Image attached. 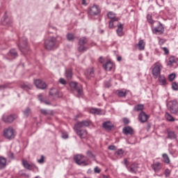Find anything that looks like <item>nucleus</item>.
Returning <instances> with one entry per match:
<instances>
[{
  "label": "nucleus",
  "instance_id": "5701e85b",
  "mask_svg": "<svg viewBox=\"0 0 178 178\" xmlns=\"http://www.w3.org/2000/svg\"><path fill=\"white\" fill-rule=\"evenodd\" d=\"M22 165L25 169H27L28 170H33V165H31L29 163V161L26 160L22 161Z\"/></svg>",
  "mask_w": 178,
  "mask_h": 178
},
{
  "label": "nucleus",
  "instance_id": "5fc2aeb1",
  "mask_svg": "<svg viewBox=\"0 0 178 178\" xmlns=\"http://www.w3.org/2000/svg\"><path fill=\"white\" fill-rule=\"evenodd\" d=\"M8 158H10L11 159H13L15 158V154L12 152H8Z\"/></svg>",
  "mask_w": 178,
  "mask_h": 178
},
{
  "label": "nucleus",
  "instance_id": "c03bdc74",
  "mask_svg": "<svg viewBox=\"0 0 178 178\" xmlns=\"http://www.w3.org/2000/svg\"><path fill=\"white\" fill-rule=\"evenodd\" d=\"M175 79H176V74L172 73L168 76V80L170 81H173Z\"/></svg>",
  "mask_w": 178,
  "mask_h": 178
},
{
  "label": "nucleus",
  "instance_id": "20e7f679",
  "mask_svg": "<svg viewBox=\"0 0 178 178\" xmlns=\"http://www.w3.org/2000/svg\"><path fill=\"white\" fill-rule=\"evenodd\" d=\"M88 42V38L86 37L80 38L79 40V47L78 51L79 52H86L88 51V47H86V44Z\"/></svg>",
  "mask_w": 178,
  "mask_h": 178
},
{
  "label": "nucleus",
  "instance_id": "0e129e2a",
  "mask_svg": "<svg viewBox=\"0 0 178 178\" xmlns=\"http://www.w3.org/2000/svg\"><path fill=\"white\" fill-rule=\"evenodd\" d=\"M43 102L45 105H51V102L49 100H44Z\"/></svg>",
  "mask_w": 178,
  "mask_h": 178
},
{
  "label": "nucleus",
  "instance_id": "a878e982",
  "mask_svg": "<svg viewBox=\"0 0 178 178\" xmlns=\"http://www.w3.org/2000/svg\"><path fill=\"white\" fill-rule=\"evenodd\" d=\"M104 67L105 70L111 71L112 70V67H113V63L108 60L105 63V65H104Z\"/></svg>",
  "mask_w": 178,
  "mask_h": 178
},
{
  "label": "nucleus",
  "instance_id": "4468645a",
  "mask_svg": "<svg viewBox=\"0 0 178 178\" xmlns=\"http://www.w3.org/2000/svg\"><path fill=\"white\" fill-rule=\"evenodd\" d=\"M99 8L97 6H93L89 8L88 14L90 16H97V15H99Z\"/></svg>",
  "mask_w": 178,
  "mask_h": 178
},
{
  "label": "nucleus",
  "instance_id": "de8ad7c7",
  "mask_svg": "<svg viewBox=\"0 0 178 178\" xmlns=\"http://www.w3.org/2000/svg\"><path fill=\"white\" fill-rule=\"evenodd\" d=\"M170 170H169L168 168L165 169L164 172L165 177H169V176H170Z\"/></svg>",
  "mask_w": 178,
  "mask_h": 178
},
{
  "label": "nucleus",
  "instance_id": "79ce46f5",
  "mask_svg": "<svg viewBox=\"0 0 178 178\" xmlns=\"http://www.w3.org/2000/svg\"><path fill=\"white\" fill-rule=\"evenodd\" d=\"M123 149H120L118 150V152H115V155H117L118 158H122V156H123Z\"/></svg>",
  "mask_w": 178,
  "mask_h": 178
},
{
  "label": "nucleus",
  "instance_id": "ea45409f",
  "mask_svg": "<svg viewBox=\"0 0 178 178\" xmlns=\"http://www.w3.org/2000/svg\"><path fill=\"white\" fill-rule=\"evenodd\" d=\"M147 19L148 23H149V24H152V26L154 25L155 22H156V21L152 20V16H151V15H147Z\"/></svg>",
  "mask_w": 178,
  "mask_h": 178
},
{
  "label": "nucleus",
  "instance_id": "4c0bfd02",
  "mask_svg": "<svg viewBox=\"0 0 178 178\" xmlns=\"http://www.w3.org/2000/svg\"><path fill=\"white\" fill-rule=\"evenodd\" d=\"M12 23V18L8 17L6 15H4L3 24H10Z\"/></svg>",
  "mask_w": 178,
  "mask_h": 178
},
{
  "label": "nucleus",
  "instance_id": "9b49d317",
  "mask_svg": "<svg viewBox=\"0 0 178 178\" xmlns=\"http://www.w3.org/2000/svg\"><path fill=\"white\" fill-rule=\"evenodd\" d=\"M34 84L35 87L40 88V90H45V88H47V83L41 79H35Z\"/></svg>",
  "mask_w": 178,
  "mask_h": 178
},
{
  "label": "nucleus",
  "instance_id": "13d9d810",
  "mask_svg": "<svg viewBox=\"0 0 178 178\" xmlns=\"http://www.w3.org/2000/svg\"><path fill=\"white\" fill-rule=\"evenodd\" d=\"M38 99L40 101V102H44V96H42V95H39Z\"/></svg>",
  "mask_w": 178,
  "mask_h": 178
},
{
  "label": "nucleus",
  "instance_id": "473e14b6",
  "mask_svg": "<svg viewBox=\"0 0 178 178\" xmlns=\"http://www.w3.org/2000/svg\"><path fill=\"white\" fill-rule=\"evenodd\" d=\"M165 118L168 122H175V118L172 116V114L166 112L165 114Z\"/></svg>",
  "mask_w": 178,
  "mask_h": 178
},
{
  "label": "nucleus",
  "instance_id": "bf43d9fd",
  "mask_svg": "<svg viewBox=\"0 0 178 178\" xmlns=\"http://www.w3.org/2000/svg\"><path fill=\"white\" fill-rule=\"evenodd\" d=\"M86 154H87L88 156H89V158L94 157V154H92V153L90 151H88Z\"/></svg>",
  "mask_w": 178,
  "mask_h": 178
},
{
  "label": "nucleus",
  "instance_id": "864d4df0",
  "mask_svg": "<svg viewBox=\"0 0 178 178\" xmlns=\"http://www.w3.org/2000/svg\"><path fill=\"white\" fill-rule=\"evenodd\" d=\"M108 149H110V151H116V146L110 145L108 146Z\"/></svg>",
  "mask_w": 178,
  "mask_h": 178
},
{
  "label": "nucleus",
  "instance_id": "3c124183",
  "mask_svg": "<svg viewBox=\"0 0 178 178\" xmlns=\"http://www.w3.org/2000/svg\"><path fill=\"white\" fill-rule=\"evenodd\" d=\"M44 159H45V156H44V155H42L41 158L38 160V163H44Z\"/></svg>",
  "mask_w": 178,
  "mask_h": 178
},
{
  "label": "nucleus",
  "instance_id": "f257e3e1",
  "mask_svg": "<svg viewBox=\"0 0 178 178\" xmlns=\"http://www.w3.org/2000/svg\"><path fill=\"white\" fill-rule=\"evenodd\" d=\"M44 48L47 51H52L55 48H58V39L54 36L49 37L44 41Z\"/></svg>",
  "mask_w": 178,
  "mask_h": 178
},
{
  "label": "nucleus",
  "instance_id": "e433bc0d",
  "mask_svg": "<svg viewBox=\"0 0 178 178\" xmlns=\"http://www.w3.org/2000/svg\"><path fill=\"white\" fill-rule=\"evenodd\" d=\"M9 56H11V58H17L18 55H17V51H16L15 49H13L10 51L9 52Z\"/></svg>",
  "mask_w": 178,
  "mask_h": 178
},
{
  "label": "nucleus",
  "instance_id": "774afa93",
  "mask_svg": "<svg viewBox=\"0 0 178 178\" xmlns=\"http://www.w3.org/2000/svg\"><path fill=\"white\" fill-rule=\"evenodd\" d=\"M105 87H106V88H109V87H111V84L110 83H105Z\"/></svg>",
  "mask_w": 178,
  "mask_h": 178
},
{
  "label": "nucleus",
  "instance_id": "423d86ee",
  "mask_svg": "<svg viewBox=\"0 0 178 178\" xmlns=\"http://www.w3.org/2000/svg\"><path fill=\"white\" fill-rule=\"evenodd\" d=\"M155 24L157 26H154V24L152 25V30L154 34H163L165 32V28H163V25L161 22H156Z\"/></svg>",
  "mask_w": 178,
  "mask_h": 178
},
{
  "label": "nucleus",
  "instance_id": "2eb2a0df",
  "mask_svg": "<svg viewBox=\"0 0 178 178\" xmlns=\"http://www.w3.org/2000/svg\"><path fill=\"white\" fill-rule=\"evenodd\" d=\"M148 119H149V115H147L144 111H142L138 115V120L140 121L141 123H145Z\"/></svg>",
  "mask_w": 178,
  "mask_h": 178
},
{
  "label": "nucleus",
  "instance_id": "69168bd1",
  "mask_svg": "<svg viewBox=\"0 0 178 178\" xmlns=\"http://www.w3.org/2000/svg\"><path fill=\"white\" fill-rule=\"evenodd\" d=\"M99 61L100 62V63H104V58L102 56L99 57Z\"/></svg>",
  "mask_w": 178,
  "mask_h": 178
},
{
  "label": "nucleus",
  "instance_id": "603ef678",
  "mask_svg": "<svg viewBox=\"0 0 178 178\" xmlns=\"http://www.w3.org/2000/svg\"><path fill=\"white\" fill-rule=\"evenodd\" d=\"M161 49L164 51L165 55H168L169 54V49L167 47H161Z\"/></svg>",
  "mask_w": 178,
  "mask_h": 178
},
{
  "label": "nucleus",
  "instance_id": "1a4fd4ad",
  "mask_svg": "<svg viewBox=\"0 0 178 178\" xmlns=\"http://www.w3.org/2000/svg\"><path fill=\"white\" fill-rule=\"evenodd\" d=\"M49 94L53 99H55L56 98H62V97H63L62 92H59L58 89L54 88L50 89Z\"/></svg>",
  "mask_w": 178,
  "mask_h": 178
},
{
  "label": "nucleus",
  "instance_id": "0eeeda50",
  "mask_svg": "<svg viewBox=\"0 0 178 178\" xmlns=\"http://www.w3.org/2000/svg\"><path fill=\"white\" fill-rule=\"evenodd\" d=\"M161 70H162V65L158 63H154L152 70L154 79H158L161 76Z\"/></svg>",
  "mask_w": 178,
  "mask_h": 178
},
{
  "label": "nucleus",
  "instance_id": "aec40b11",
  "mask_svg": "<svg viewBox=\"0 0 178 178\" xmlns=\"http://www.w3.org/2000/svg\"><path fill=\"white\" fill-rule=\"evenodd\" d=\"M117 34L119 37H122L123 35V24L119 23V24L117 25Z\"/></svg>",
  "mask_w": 178,
  "mask_h": 178
},
{
  "label": "nucleus",
  "instance_id": "c756f323",
  "mask_svg": "<svg viewBox=\"0 0 178 178\" xmlns=\"http://www.w3.org/2000/svg\"><path fill=\"white\" fill-rule=\"evenodd\" d=\"M90 113L93 115H102V110L101 108H91L90 111Z\"/></svg>",
  "mask_w": 178,
  "mask_h": 178
},
{
  "label": "nucleus",
  "instance_id": "7ed1b4c3",
  "mask_svg": "<svg viewBox=\"0 0 178 178\" xmlns=\"http://www.w3.org/2000/svg\"><path fill=\"white\" fill-rule=\"evenodd\" d=\"M18 47L19 48V51H21L22 54H26L27 52H29L30 48L27 44V38H26V37L19 39Z\"/></svg>",
  "mask_w": 178,
  "mask_h": 178
},
{
  "label": "nucleus",
  "instance_id": "f03ea898",
  "mask_svg": "<svg viewBox=\"0 0 178 178\" xmlns=\"http://www.w3.org/2000/svg\"><path fill=\"white\" fill-rule=\"evenodd\" d=\"M168 109L172 115H178V102L177 100L174 99L168 102L167 104Z\"/></svg>",
  "mask_w": 178,
  "mask_h": 178
},
{
  "label": "nucleus",
  "instance_id": "dca6fc26",
  "mask_svg": "<svg viewBox=\"0 0 178 178\" xmlns=\"http://www.w3.org/2000/svg\"><path fill=\"white\" fill-rule=\"evenodd\" d=\"M122 133L125 136H133L134 134V129L131 127H125L122 129Z\"/></svg>",
  "mask_w": 178,
  "mask_h": 178
},
{
  "label": "nucleus",
  "instance_id": "49530a36",
  "mask_svg": "<svg viewBox=\"0 0 178 178\" xmlns=\"http://www.w3.org/2000/svg\"><path fill=\"white\" fill-rule=\"evenodd\" d=\"M70 87L74 88V90H76L79 86H77L76 82H70Z\"/></svg>",
  "mask_w": 178,
  "mask_h": 178
},
{
  "label": "nucleus",
  "instance_id": "c9c22d12",
  "mask_svg": "<svg viewBox=\"0 0 178 178\" xmlns=\"http://www.w3.org/2000/svg\"><path fill=\"white\" fill-rule=\"evenodd\" d=\"M162 156L164 163H170V159H169V156L168 155V154L164 153L163 154Z\"/></svg>",
  "mask_w": 178,
  "mask_h": 178
},
{
  "label": "nucleus",
  "instance_id": "412c9836",
  "mask_svg": "<svg viewBox=\"0 0 178 178\" xmlns=\"http://www.w3.org/2000/svg\"><path fill=\"white\" fill-rule=\"evenodd\" d=\"M65 77L67 80H72L73 77V70L72 69H67L65 70Z\"/></svg>",
  "mask_w": 178,
  "mask_h": 178
},
{
  "label": "nucleus",
  "instance_id": "8fccbe9b",
  "mask_svg": "<svg viewBox=\"0 0 178 178\" xmlns=\"http://www.w3.org/2000/svg\"><path fill=\"white\" fill-rule=\"evenodd\" d=\"M40 113L42 115H49V113L48 112V110H45V109H40Z\"/></svg>",
  "mask_w": 178,
  "mask_h": 178
},
{
  "label": "nucleus",
  "instance_id": "58836bf2",
  "mask_svg": "<svg viewBox=\"0 0 178 178\" xmlns=\"http://www.w3.org/2000/svg\"><path fill=\"white\" fill-rule=\"evenodd\" d=\"M75 90H76L79 97L83 95V86H78Z\"/></svg>",
  "mask_w": 178,
  "mask_h": 178
},
{
  "label": "nucleus",
  "instance_id": "e2e57ef3",
  "mask_svg": "<svg viewBox=\"0 0 178 178\" xmlns=\"http://www.w3.org/2000/svg\"><path fill=\"white\" fill-rule=\"evenodd\" d=\"M159 42L160 45H163V43L166 42V40H165L164 39H160Z\"/></svg>",
  "mask_w": 178,
  "mask_h": 178
},
{
  "label": "nucleus",
  "instance_id": "9d476101",
  "mask_svg": "<svg viewBox=\"0 0 178 178\" xmlns=\"http://www.w3.org/2000/svg\"><path fill=\"white\" fill-rule=\"evenodd\" d=\"M74 130H75L77 136L80 137V138H87V136L88 132L86 129H77L76 127H74Z\"/></svg>",
  "mask_w": 178,
  "mask_h": 178
},
{
  "label": "nucleus",
  "instance_id": "f3484780",
  "mask_svg": "<svg viewBox=\"0 0 178 178\" xmlns=\"http://www.w3.org/2000/svg\"><path fill=\"white\" fill-rule=\"evenodd\" d=\"M127 92H129V90L125 89L117 90L115 91L116 95H118V97H120V98L126 97L127 96Z\"/></svg>",
  "mask_w": 178,
  "mask_h": 178
},
{
  "label": "nucleus",
  "instance_id": "37998d69",
  "mask_svg": "<svg viewBox=\"0 0 178 178\" xmlns=\"http://www.w3.org/2000/svg\"><path fill=\"white\" fill-rule=\"evenodd\" d=\"M176 63V60H175V57L172 56V57H170L169 62H168V65L169 66H172L173 63Z\"/></svg>",
  "mask_w": 178,
  "mask_h": 178
},
{
  "label": "nucleus",
  "instance_id": "f8f14e48",
  "mask_svg": "<svg viewBox=\"0 0 178 178\" xmlns=\"http://www.w3.org/2000/svg\"><path fill=\"white\" fill-rule=\"evenodd\" d=\"M74 161L77 163V165H87V163H86V161H84V156L81 154H77L74 156Z\"/></svg>",
  "mask_w": 178,
  "mask_h": 178
},
{
  "label": "nucleus",
  "instance_id": "2f4dec72",
  "mask_svg": "<svg viewBox=\"0 0 178 178\" xmlns=\"http://www.w3.org/2000/svg\"><path fill=\"white\" fill-rule=\"evenodd\" d=\"M138 47L139 51H143L145 49V43L144 42L143 40H140L138 42Z\"/></svg>",
  "mask_w": 178,
  "mask_h": 178
},
{
  "label": "nucleus",
  "instance_id": "6e6d98bb",
  "mask_svg": "<svg viewBox=\"0 0 178 178\" xmlns=\"http://www.w3.org/2000/svg\"><path fill=\"white\" fill-rule=\"evenodd\" d=\"M59 83H60V84H63V86H65V85L66 84V81H65L64 79L60 78V79H59Z\"/></svg>",
  "mask_w": 178,
  "mask_h": 178
},
{
  "label": "nucleus",
  "instance_id": "09e8293b",
  "mask_svg": "<svg viewBox=\"0 0 178 178\" xmlns=\"http://www.w3.org/2000/svg\"><path fill=\"white\" fill-rule=\"evenodd\" d=\"M114 22H116L115 20H111L109 22H108V27L109 29H113V27H115L113 23Z\"/></svg>",
  "mask_w": 178,
  "mask_h": 178
},
{
  "label": "nucleus",
  "instance_id": "393cba45",
  "mask_svg": "<svg viewBox=\"0 0 178 178\" xmlns=\"http://www.w3.org/2000/svg\"><path fill=\"white\" fill-rule=\"evenodd\" d=\"M168 138H170V140H176V138H177V136L176 135V133H175V131H168Z\"/></svg>",
  "mask_w": 178,
  "mask_h": 178
},
{
  "label": "nucleus",
  "instance_id": "6ab92c4d",
  "mask_svg": "<svg viewBox=\"0 0 178 178\" xmlns=\"http://www.w3.org/2000/svg\"><path fill=\"white\" fill-rule=\"evenodd\" d=\"M102 127L103 129H105L106 130H112V129L114 127L113 124H112L110 121L104 122Z\"/></svg>",
  "mask_w": 178,
  "mask_h": 178
},
{
  "label": "nucleus",
  "instance_id": "ddd939ff",
  "mask_svg": "<svg viewBox=\"0 0 178 178\" xmlns=\"http://www.w3.org/2000/svg\"><path fill=\"white\" fill-rule=\"evenodd\" d=\"M90 121L83 120L81 122H78L74 124L76 129H83V127H89Z\"/></svg>",
  "mask_w": 178,
  "mask_h": 178
},
{
  "label": "nucleus",
  "instance_id": "cd10ccee",
  "mask_svg": "<svg viewBox=\"0 0 178 178\" xmlns=\"http://www.w3.org/2000/svg\"><path fill=\"white\" fill-rule=\"evenodd\" d=\"M159 82L161 86H166V78H165V75H159Z\"/></svg>",
  "mask_w": 178,
  "mask_h": 178
},
{
  "label": "nucleus",
  "instance_id": "680f3d73",
  "mask_svg": "<svg viewBox=\"0 0 178 178\" xmlns=\"http://www.w3.org/2000/svg\"><path fill=\"white\" fill-rule=\"evenodd\" d=\"M95 173H101V170L98 167L95 168Z\"/></svg>",
  "mask_w": 178,
  "mask_h": 178
},
{
  "label": "nucleus",
  "instance_id": "4d7b16f0",
  "mask_svg": "<svg viewBox=\"0 0 178 178\" xmlns=\"http://www.w3.org/2000/svg\"><path fill=\"white\" fill-rule=\"evenodd\" d=\"M123 123H124V124H129V123H130V120H129V119H127V118H124Z\"/></svg>",
  "mask_w": 178,
  "mask_h": 178
},
{
  "label": "nucleus",
  "instance_id": "4be33fe9",
  "mask_svg": "<svg viewBox=\"0 0 178 178\" xmlns=\"http://www.w3.org/2000/svg\"><path fill=\"white\" fill-rule=\"evenodd\" d=\"M7 160L3 156H0V169H5L6 168Z\"/></svg>",
  "mask_w": 178,
  "mask_h": 178
},
{
  "label": "nucleus",
  "instance_id": "6e6552de",
  "mask_svg": "<svg viewBox=\"0 0 178 178\" xmlns=\"http://www.w3.org/2000/svg\"><path fill=\"white\" fill-rule=\"evenodd\" d=\"M16 119H17V115L16 114L3 115L2 117V120L4 122V123H13Z\"/></svg>",
  "mask_w": 178,
  "mask_h": 178
},
{
  "label": "nucleus",
  "instance_id": "a211bd4d",
  "mask_svg": "<svg viewBox=\"0 0 178 178\" xmlns=\"http://www.w3.org/2000/svg\"><path fill=\"white\" fill-rule=\"evenodd\" d=\"M152 168L155 172V173H158L159 172H161V170L162 169V165H161V163L156 162L152 165Z\"/></svg>",
  "mask_w": 178,
  "mask_h": 178
},
{
  "label": "nucleus",
  "instance_id": "7c9ffc66",
  "mask_svg": "<svg viewBox=\"0 0 178 178\" xmlns=\"http://www.w3.org/2000/svg\"><path fill=\"white\" fill-rule=\"evenodd\" d=\"M107 16L111 20H114L115 22H118V20H119V18L116 17V15L112 12H109Z\"/></svg>",
  "mask_w": 178,
  "mask_h": 178
},
{
  "label": "nucleus",
  "instance_id": "a18cd8bd",
  "mask_svg": "<svg viewBox=\"0 0 178 178\" xmlns=\"http://www.w3.org/2000/svg\"><path fill=\"white\" fill-rule=\"evenodd\" d=\"M172 88L174 91H178V84L176 82L172 83Z\"/></svg>",
  "mask_w": 178,
  "mask_h": 178
},
{
  "label": "nucleus",
  "instance_id": "f704fd0d",
  "mask_svg": "<svg viewBox=\"0 0 178 178\" xmlns=\"http://www.w3.org/2000/svg\"><path fill=\"white\" fill-rule=\"evenodd\" d=\"M24 116L25 118H29L30 115H31V109L30 108L27 107L25 110L23 111Z\"/></svg>",
  "mask_w": 178,
  "mask_h": 178
},
{
  "label": "nucleus",
  "instance_id": "338daca9",
  "mask_svg": "<svg viewBox=\"0 0 178 178\" xmlns=\"http://www.w3.org/2000/svg\"><path fill=\"white\" fill-rule=\"evenodd\" d=\"M149 129H151V124L148 123L147 124V131H149Z\"/></svg>",
  "mask_w": 178,
  "mask_h": 178
},
{
  "label": "nucleus",
  "instance_id": "a19ab883",
  "mask_svg": "<svg viewBox=\"0 0 178 178\" xmlns=\"http://www.w3.org/2000/svg\"><path fill=\"white\" fill-rule=\"evenodd\" d=\"M67 40L68 41H74V34H73V33L67 34Z\"/></svg>",
  "mask_w": 178,
  "mask_h": 178
},
{
  "label": "nucleus",
  "instance_id": "052dcab7",
  "mask_svg": "<svg viewBox=\"0 0 178 178\" xmlns=\"http://www.w3.org/2000/svg\"><path fill=\"white\" fill-rule=\"evenodd\" d=\"M62 138H69V135H67V133H63L62 134Z\"/></svg>",
  "mask_w": 178,
  "mask_h": 178
},
{
  "label": "nucleus",
  "instance_id": "c85d7f7f",
  "mask_svg": "<svg viewBox=\"0 0 178 178\" xmlns=\"http://www.w3.org/2000/svg\"><path fill=\"white\" fill-rule=\"evenodd\" d=\"M134 111L135 112H143L144 111V104H137L134 106Z\"/></svg>",
  "mask_w": 178,
  "mask_h": 178
},
{
  "label": "nucleus",
  "instance_id": "39448f33",
  "mask_svg": "<svg viewBox=\"0 0 178 178\" xmlns=\"http://www.w3.org/2000/svg\"><path fill=\"white\" fill-rule=\"evenodd\" d=\"M3 136L7 140H13L16 137V131L13 127H8L3 131Z\"/></svg>",
  "mask_w": 178,
  "mask_h": 178
},
{
  "label": "nucleus",
  "instance_id": "bb28decb",
  "mask_svg": "<svg viewBox=\"0 0 178 178\" xmlns=\"http://www.w3.org/2000/svg\"><path fill=\"white\" fill-rule=\"evenodd\" d=\"M85 74L88 77H92L94 76V68L90 67L86 70Z\"/></svg>",
  "mask_w": 178,
  "mask_h": 178
},
{
  "label": "nucleus",
  "instance_id": "72a5a7b5",
  "mask_svg": "<svg viewBox=\"0 0 178 178\" xmlns=\"http://www.w3.org/2000/svg\"><path fill=\"white\" fill-rule=\"evenodd\" d=\"M138 168H137V165L136 164H131L129 168V172H131V173H137L138 172Z\"/></svg>",
  "mask_w": 178,
  "mask_h": 178
},
{
  "label": "nucleus",
  "instance_id": "b1692460",
  "mask_svg": "<svg viewBox=\"0 0 178 178\" xmlns=\"http://www.w3.org/2000/svg\"><path fill=\"white\" fill-rule=\"evenodd\" d=\"M21 88H22L23 90H26V91H27L33 88V85L29 83H24L21 84Z\"/></svg>",
  "mask_w": 178,
  "mask_h": 178
}]
</instances>
